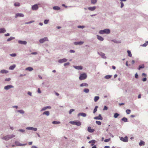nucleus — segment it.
<instances>
[{"label": "nucleus", "mask_w": 148, "mask_h": 148, "mask_svg": "<svg viewBox=\"0 0 148 148\" xmlns=\"http://www.w3.org/2000/svg\"><path fill=\"white\" fill-rule=\"evenodd\" d=\"M15 135L14 134L8 135L1 138L2 139L5 140H8L10 139L15 137Z\"/></svg>", "instance_id": "1"}, {"label": "nucleus", "mask_w": 148, "mask_h": 148, "mask_svg": "<svg viewBox=\"0 0 148 148\" xmlns=\"http://www.w3.org/2000/svg\"><path fill=\"white\" fill-rule=\"evenodd\" d=\"M110 30L109 29H106L103 30H101L99 31V34H108L110 33Z\"/></svg>", "instance_id": "2"}, {"label": "nucleus", "mask_w": 148, "mask_h": 148, "mask_svg": "<svg viewBox=\"0 0 148 148\" xmlns=\"http://www.w3.org/2000/svg\"><path fill=\"white\" fill-rule=\"evenodd\" d=\"M69 123L73 125H76L77 126H80L81 125V122L78 121H70L69 122Z\"/></svg>", "instance_id": "3"}, {"label": "nucleus", "mask_w": 148, "mask_h": 148, "mask_svg": "<svg viewBox=\"0 0 148 148\" xmlns=\"http://www.w3.org/2000/svg\"><path fill=\"white\" fill-rule=\"evenodd\" d=\"M87 77V75L86 73H83L81 74L79 77V79L80 80H84L86 79Z\"/></svg>", "instance_id": "4"}, {"label": "nucleus", "mask_w": 148, "mask_h": 148, "mask_svg": "<svg viewBox=\"0 0 148 148\" xmlns=\"http://www.w3.org/2000/svg\"><path fill=\"white\" fill-rule=\"evenodd\" d=\"M46 41H49L48 38L46 37L40 39L39 40V42L40 43H43Z\"/></svg>", "instance_id": "5"}, {"label": "nucleus", "mask_w": 148, "mask_h": 148, "mask_svg": "<svg viewBox=\"0 0 148 148\" xmlns=\"http://www.w3.org/2000/svg\"><path fill=\"white\" fill-rule=\"evenodd\" d=\"M38 8V4H37L33 5L32 6V9L33 10H36Z\"/></svg>", "instance_id": "6"}, {"label": "nucleus", "mask_w": 148, "mask_h": 148, "mask_svg": "<svg viewBox=\"0 0 148 148\" xmlns=\"http://www.w3.org/2000/svg\"><path fill=\"white\" fill-rule=\"evenodd\" d=\"M14 87V86L12 85H9L5 86L4 87V89L5 90H8L10 88H13Z\"/></svg>", "instance_id": "7"}, {"label": "nucleus", "mask_w": 148, "mask_h": 148, "mask_svg": "<svg viewBox=\"0 0 148 148\" xmlns=\"http://www.w3.org/2000/svg\"><path fill=\"white\" fill-rule=\"evenodd\" d=\"M98 54L103 59H106V57L105 56V53H102L101 52H97Z\"/></svg>", "instance_id": "8"}, {"label": "nucleus", "mask_w": 148, "mask_h": 148, "mask_svg": "<svg viewBox=\"0 0 148 148\" xmlns=\"http://www.w3.org/2000/svg\"><path fill=\"white\" fill-rule=\"evenodd\" d=\"M120 140L122 141L125 142H127L128 141V137L127 136H125L123 138V137H121L120 138Z\"/></svg>", "instance_id": "9"}, {"label": "nucleus", "mask_w": 148, "mask_h": 148, "mask_svg": "<svg viewBox=\"0 0 148 148\" xmlns=\"http://www.w3.org/2000/svg\"><path fill=\"white\" fill-rule=\"evenodd\" d=\"M24 16V15L21 13H17L16 14L15 17L16 18L18 17H23Z\"/></svg>", "instance_id": "10"}, {"label": "nucleus", "mask_w": 148, "mask_h": 148, "mask_svg": "<svg viewBox=\"0 0 148 148\" xmlns=\"http://www.w3.org/2000/svg\"><path fill=\"white\" fill-rule=\"evenodd\" d=\"M94 119L96 120H102L103 119L102 117L101 114H99L98 116H95L94 118Z\"/></svg>", "instance_id": "11"}, {"label": "nucleus", "mask_w": 148, "mask_h": 148, "mask_svg": "<svg viewBox=\"0 0 148 148\" xmlns=\"http://www.w3.org/2000/svg\"><path fill=\"white\" fill-rule=\"evenodd\" d=\"M67 61V60L65 58H64L62 59H59L58 60L59 63H63L66 62Z\"/></svg>", "instance_id": "12"}, {"label": "nucleus", "mask_w": 148, "mask_h": 148, "mask_svg": "<svg viewBox=\"0 0 148 148\" xmlns=\"http://www.w3.org/2000/svg\"><path fill=\"white\" fill-rule=\"evenodd\" d=\"M73 67L75 69L78 70H81L83 69V67L81 66H73Z\"/></svg>", "instance_id": "13"}, {"label": "nucleus", "mask_w": 148, "mask_h": 148, "mask_svg": "<svg viewBox=\"0 0 148 148\" xmlns=\"http://www.w3.org/2000/svg\"><path fill=\"white\" fill-rule=\"evenodd\" d=\"M26 129L27 130H32L35 131H36L37 130V128L32 127H27L26 128Z\"/></svg>", "instance_id": "14"}, {"label": "nucleus", "mask_w": 148, "mask_h": 148, "mask_svg": "<svg viewBox=\"0 0 148 148\" xmlns=\"http://www.w3.org/2000/svg\"><path fill=\"white\" fill-rule=\"evenodd\" d=\"M19 44H20L26 45L27 44V42L25 41H22L19 40L18 41Z\"/></svg>", "instance_id": "15"}, {"label": "nucleus", "mask_w": 148, "mask_h": 148, "mask_svg": "<svg viewBox=\"0 0 148 148\" xmlns=\"http://www.w3.org/2000/svg\"><path fill=\"white\" fill-rule=\"evenodd\" d=\"M51 107L50 106H47L43 108L40 110V111H45L47 110V109H51Z\"/></svg>", "instance_id": "16"}, {"label": "nucleus", "mask_w": 148, "mask_h": 148, "mask_svg": "<svg viewBox=\"0 0 148 148\" xmlns=\"http://www.w3.org/2000/svg\"><path fill=\"white\" fill-rule=\"evenodd\" d=\"M96 9V6L90 7L88 8V9L91 11H93Z\"/></svg>", "instance_id": "17"}, {"label": "nucleus", "mask_w": 148, "mask_h": 148, "mask_svg": "<svg viewBox=\"0 0 148 148\" xmlns=\"http://www.w3.org/2000/svg\"><path fill=\"white\" fill-rule=\"evenodd\" d=\"M84 43L83 41L75 42H74V44L75 45H81Z\"/></svg>", "instance_id": "18"}, {"label": "nucleus", "mask_w": 148, "mask_h": 148, "mask_svg": "<svg viewBox=\"0 0 148 148\" xmlns=\"http://www.w3.org/2000/svg\"><path fill=\"white\" fill-rule=\"evenodd\" d=\"M77 116H81L84 117H85L86 116V114L84 113L80 112L78 114Z\"/></svg>", "instance_id": "19"}, {"label": "nucleus", "mask_w": 148, "mask_h": 148, "mask_svg": "<svg viewBox=\"0 0 148 148\" xmlns=\"http://www.w3.org/2000/svg\"><path fill=\"white\" fill-rule=\"evenodd\" d=\"M88 131L89 132L92 133L95 130L92 129L90 127H88Z\"/></svg>", "instance_id": "20"}, {"label": "nucleus", "mask_w": 148, "mask_h": 148, "mask_svg": "<svg viewBox=\"0 0 148 148\" xmlns=\"http://www.w3.org/2000/svg\"><path fill=\"white\" fill-rule=\"evenodd\" d=\"M8 72V71L5 69L2 70L0 71V73L2 74H6Z\"/></svg>", "instance_id": "21"}, {"label": "nucleus", "mask_w": 148, "mask_h": 148, "mask_svg": "<svg viewBox=\"0 0 148 148\" xmlns=\"http://www.w3.org/2000/svg\"><path fill=\"white\" fill-rule=\"evenodd\" d=\"M97 39L100 41H103L104 40L103 38L100 36L97 35Z\"/></svg>", "instance_id": "22"}, {"label": "nucleus", "mask_w": 148, "mask_h": 148, "mask_svg": "<svg viewBox=\"0 0 148 148\" xmlns=\"http://www.w3.org/2000/svg\"><path fill=\"white\" fill-rule=\"evenodd\" d=\"M16 65L15 64H13L10 66L9 68V70H13L16 67Z\"/></svg>", "instance_id": "23"}, {"label": "nucleus", "mask_w": 148, "mask_h": 148, "mask_svg": "<svg viewBox=\"0 0 148 148\" xmlns=\"http://www.w3.org/2000/svg\"><path fill=\"white\" fill-rule=\"evenodd\" d=\"M6 32V30L4 28H0V33H5Z\"/></svg>", "instance_id": "24"}, {"label": "nucleus", "mask_w": 148, "mask_h": 148, "mask_svg": "<svg viewBox=\"0 0 148 148\" xmlns=\"http://www.w3.org/2000/svg\"><path fill=\"white\" fill-rule=\"evenodd\" d=\"M88 85L86 83H82L80 84V87H83V86H86L88 87Z\"/></svg>", "instance_id": "25"}, {"label": "nucleus", "mask_w": 148, "mask_h": 148, "mask_svg": "<svg viewBox=\"0 0 148 148\" xmlns=\"http://www.w3.org/2000/svg\"><path fill=\"white\" fill-rule=\"evenodd\" d=\"M53 8L54 10H59L60 9V8L58 6H53Z\"/></svg>", "instance_id": "26"}, {"label": "nucleus", "mask_w": 148, "mask_h": 148, "mask_svg": "<svg viewBox=\"0 0 148 148\" xmlns=\"http://www.w3.org/2000/svg\"><path fill=\"white\" fill-rule=\"evenodd\" d=\"M43 115H45L47 116H49L50 114L49 112V111H45L42 113Z\"/></svg>", "instance_id": "27"}, {"label": "nucleus", "mask_w": 148, "mask_h": 148, "mask_svg": "<svg viewBox=\"0 0 148 148\" xmlns=\"http://www.w3.org/2000/svg\"><path fill=\"white\" fill-rule=\"evenodd\" d=\"M145 144V142L143 140H141L140 142L139 143V145L140 146H142L143 145H144Z\"/></svg>", "instance_id": "28"}, {"label": "nucleus", "mask_w": 148, "mask_h": 148, "mask_svg": "<svg viewBox=\"0 0 148 148\" xmlns=\"http://www.w3.org/2000/svg\"><path fill=\"white\" fill-rule=\"evenodd\" d=\"M121 120L125 122H128L127 118L125 117H123V118L121 119Z\"/></svg>", "instance_id": "29"}, {"label": "nucleus", "mask_w": 148, "mask_h": 148, "mask_svg": "<svg viewBox=\"0 0 148 148\" xmlns=\"http://www.w3.org/2000/svg\"><path fill=\"white\" fill-rule=\"evenodd\" d=\"M33 70V68L32 67H28L25 69V70H28L30 71H32Z\"/></svg>", "instance_id": "30"}, {"label": "nucleus", "mask_w": 148, "mask_h": 148, "mask_svg": "<svg viewBox=\"0 0 148 148\" xmlns=\"http://www.w3.org/2000/svg\"><path fill=\"white\" fill-rule=\"evenodd\" d=\"M17 112L21 114H23L25 113V111L23 110H17Z\"/></svg>", "instance_id": "31"}, {"label": "nucleus", "mask_w": 148, "mask_h": 148, "mask_svg": "<svg viewBox=\"0 0 148 148\" xmlns=\"http://www.w3.org/2000/svg\"><path fill=\"white\" fill-rule=\"evenodd\" d=\"M15 39V37L11 36V37H10V38H8L7 40V41L8 42H9V41H10L12 40H13V39Z\"/></svg>", "instance_id": "32"}, {"label": "nucleus", "mask_w": 148, "mask_h": 148, "mask_svg": "<svg viewBox=\"0 0 148 148\" xmlns=\"http://www.w3.org/2000/svg\"><path fill=\"white\" fill-rule=\"evenodd\" d=\"M20 5V3L19 2H15L14 4V5L15 7H19Z\"/></svg>", "instance_id": "33"}, {"label": "nucleus", "mask_w": 148, "mask_h": 148, "mask_svg": "<svg viewBox=\"0 0 148 148\" xmlns=\"http://www.w3.org/2000/svg\"><path fill=\"white\" fill-rule=\"evenodd\" d=\"M144 68V64H142L141 65H139L138 68L139 70H140L141 69H143Z\"/></svg>", "instance_id": "34"}, {"label": "nucleus", "mask_w": 148, "mask_h": 148, "mask_svg": "<svg viewBox=\"0 0 148 148\" xmlns=\"http://www.w3.org/2000/svg\"><path fill=\"white\" fill-rule=\"evenodd\" d=\"M60 123V122L58 121H54L52 122V123L53 124H58Z\"/></svg>", "instance_id": "35"}, {"label": "nucleus", "mask_w": 148, "mask_h": 148, "mask_svg": "<svg viewBox=\"0 0 148 148\" xmlns=\"http://www.w3.org/2000/svg\"><path fill=\"white\" fill-rule=\"evenodd\" d=\"M119 115V114L117 113H115L114 114V117L115 118H117Z\"/></svg>", "instance_id": "36"}, {"label": "nucleus", "mask_w": 148, "mask_h": 148, "mask_svg": "<svg viewBox=\"0 0 148 148\" xmlns=\"http://www.w3.org/2000/svg\"><path fill=\"white\" fill-rule=\"evenodd\" d=\"M99 96H96L95 97L94 99V101L95 102H97L99 99Z\"/></svg>", "instance_id": "37"}, {"label": "nucleus", "mask_w": 148, "mask_h": 148, "mask_svg": "<svg viewBox=\"0 0 148 148\" xmlns=\"http://www.w3.org/2000/svg\"><path fill=\"white\" fill-rule=\"evenodd\" d=\"M97 1V0H91V3L93 4H95Z\"/></svg>", "instance_id": "38"}, {"label": "nucleus", "mask_w": 148, "mask_h": 148, "mask_svg": "<svg viewBox=\"0 0 148 148\" xmlns=\"http://www.w3.org/2000/svg\"><path fill=\"white\" fill-rule=\"evenodd\" d=\"M127 53H128V55L130 57H131L132 56V54L131 53V52L130 50L127 51Z\"/></svg>", "instance_id": "39"}, {"label": "nucleus", "mask_w": 148, "mask_h": 148, "mask_svg": "<svg viewBox=\"0 0 148 148\" xmlns=\"http://www.w3.org/2000/svg\"><path fill=\"white\" fill-rule=\"evenodd\" d=\"M111 77V75H109L105 76L104 78L106 79H110Z\"/></svg>", "instance_id": "40"}, {"label": "nucleus", "mask_w": 148, "mask_h": 148, "mask_svg": "<svg viewBox=\"0 0 148 148\" xmlns=\"http://www.w3.org/2000/svg\"><path fill=\"white\" fill-rule=\"evenodd\" d=\"M98 107L97 106H96L95 108L94 109L93 113H95L97 111V109L98 108Z\"/></svg>", "instance_id": "41"}, {"label": "nucleus", "mask_w": 148, "mask_h": 148, "mask_svg": "<svg viewBox=\"0 0 148 148\" xmlns=\"http://www.w3.org/2000/svg\"><path fill=\"white\" fill-rule=\"evenodd\" d=\"M49 21V19H45L44 21V23L45 24H47Z\"/></svg>", "instance_id": "42"}, {"label": "nucleus", "mask_w": 148, "mask_h": 148, "mask_svg": "<svg viewBox=\"0 0 148 148\" xmlns=\"http://www.w3.org/2000/svg\"><path fill=\"white\" fill-rule=\"evenodd\" d=\"M89 91V89L88 88H85L84 90V91L86 93H88Z\"/></svg>", "instance_id": "43"}, {"label": "nucleus", "mask_w": 148, "mask_h": 148, "mask_svg": "<svg viewBox=\"0 0 148 148\" xmlns=\"http://www.w3.org/2000/svg\"><path fill=\"white\" fill-rule=\"evenodd\" d=\"M15 143L16 145L17 146H19L20 143L18 141H15Z\"/></svg>", "instance_id": "44"}, {"label": "nucleus", "mask_w": 148, "mask_h": 148, "mask_svg": "<svg viewBox=\"0 0 148 148\" xmlns=\"http://www.w3.org/2000/svg\"><path fill=\"white\" fill-rule=\"evenodd\" d=\"M78 28H82L83 29L85 27V26L84 25H78L77 26Z\"/></svg>", "instance_id": "45"}, {"label": "nucleus", "mask_w": 148, "mask_h": 148, "mask_svg": "<svg viewBox=\"0 0 148 148\" xmlns=\"http://www.w3.org/2000/svg\"><path fill=\"white\" fill-rule=\"evenodd\" d=\"M126 112L127 114H129L131 112V110L130 109H127L126 110Z\"/></svg>", "instance_id": "46"}, {"label": "nucleus", "mask_w": 148, "mask_h": 148, "mask_svg": "<svg viewBox=\"0 0 148 148\" xmlns=\"http://www.w3.org/2000/svg\"><path fill=\"white\" fill-rule=\"evenodd\" d=\"M34 21H30L29 22L25 23V24H29L31 23H33V22H34Z\"/></svg>", "instance_id": "47"}, {"label": "nucleus", "mask_w": 148, "mask_h": 148, "mask_svg": "<svg viewBox=\"0 0 148 148\" xmlns=\"http://www.w3.org/2000/svg\"><path fill=\"white\" fill-rule=\"evenodd\" d=\"M75 111V110L74 109H71L70 110L69 113V114H71L72 113V112Z\"/></svg>", "instance_id": "48"}, {"label": "nucleus", "mask_w": 148, "mask_h": 148, "mask_svg": "<svg viewBox=\"0 0 148 148\" xmlns=\"http://www.w3.org/2000/svg\"><path fill=\"white\" fill-rule=\"evenodd\" d=\"M18 131H19L20 132H21L22 133H24L25 131V130H23V129H19V130H18Z\"/></svg>", "instance_id": "49"}, {"label": "nucleus", "mask_w": 148, "mask_h": 148, "mask_svg": "<svg viewBox=\"0 0 148 148\" xmlns=\"http://www.w3.org/2000/svg\"><path fill=\"white\" fill-rule=\"evenodd\" d=\"M96 123L99 125H100L101 124V122L100 121H96Z\"/></svg>", "instance_id": "50"}, {"label": "nucleus", "mask_w": 148, "mask_h": 148, "mask_svg": "<svg viewBox=\"0 0 148 148\" xmlns=\"http://www.w3.org/2000/svg\"><path fill=\"white\" fill-rule=\"evenodd\" d=\"M10 56L12 57H15L16 56V54L15 53H13L12 54H10Z\"/></svg>", "instance_id": "51"}, {"label": "nucleus", "mask_w": 148, "mask_h": 148, "mask_svg": "<svg viewBox=\"0 0 148 148\" xmlns=\"http://www.w3.org/2000/svg\"><path fill=\"white\" fill-rule=\"evenodd\" d=\"M113 42H114V43H120L121 42L119 41H117L115 40H112Z\"/></svg>", "instance_id": "52"}, {"label": "nucleus", "mask_w": 148, "mask_h": 148, "mask_svg": "<svg viewBox=\"0 0 148 148\" xmlns=\"http://www.w3.org/2000/svg\"><path fill=\"white\" fill-rule=\"evenodd\" d=\"M95 141H96L95 140H93L89 141L88 143H92V142H93V143H95Z\"/></svg>", "instance_id": "53"}, {"label": "nucleus", "mask_w": 148, "mask_h": 148, "mask_svg": "<svg viewBox=\"0 0 148 148\" xmlns=\"http://www.w3.org/2000/svg\"><path fill=\"white\" fill-rule=\"evenodd\" d=\"M110 138H109L107 139H106L104 140V142H108L110 141Z\"/></svg>", "instance_id": "54"}, {"label": "nucleus", "mask_w": 148, "mask_h": 148, "mask_svg": "<svg viewBox=\"0 0 148 148\" xmlns=\"http://www.w3.org/2000/svg\"><path fill=\"white\" fill-rule=\"evenodd\" d=\"M147 45V43H146V42L144 43V44H143L142 45H141V46L144 47H145Z\"/></svg>", "instance_id": "55"}, {"label": "nucleus", "mask_w": 148, "mask_h": 148, "mask_svg": "<svg viewBox=\"0 0 148 148\" xmlns=\"http://www.w3.org/2000/svg\"><path fill=\"white\" fill-rule=\"evenodd\" d=\"M108 108L107 107V106H104V108L103 109V110H108Z\"/></svg>", "instance_id": "56"}, {"label": "nucleus", "mask_w": 148, "mask_h": 148, "mask_svg": "<svg viewBox=\"0 0 148 148\" xmlns=\"http://www.w3.org/2000/svg\"><path fill=\"white\" fill-rule=\"evenodd\" d=\"M138 75L137 73H136L135 75V78L136 79H138Z\"/></svg>", "instance_id": "57"}, {"label": "nucleus", "mask_w": 148, "mask_h": 148, "mask_svg": "<svg viewBox=\"0 0 148 148\" xmlns=\"http://www.w3.org/2000/svg\"><path fill=\"white\" fill-rule=\"evenodd\" d=\"M70 64V63L69 62H68L66 63H65L64 64V66H66V65H69Z\"/></svg>", "instance_id": "58"}, {"label": "nucleus", "mask_w": 148, "mask_h": 148, "mask_svg": "<svg viewBox=\"0 0 148 148\" xmlns=\"http://www.w3.org/2000/svg\"><path fill=\"white\" fill-rule=\"evenodd\" d=\"M120 3H121V8H122L123 7V6H124V4L122 2H121Z\"/></svg>", "instance_id": "59"}, {"label": "nucleus", "mask_w": 148, "mask_h": 148, "mask_svg": "<svg viewBox=\"0 0 148 148\" xmlns=\"http://www.w3.org/2000/svg\"><path fill=\"white\" fill-rule=\"evenodd\" d=\"M142 80L143 82H145L146 81L147 79L146 77H144L142 79Z\"/></svg>", "instance_id": "60"}, {"label": "nucleus", "mask_w": 148, "mask_h": 148, "mask_svg": "<svg viewBox=\"0 0 148 148\" xmlns=\"http://www.w3.org/2000/svg\"><path fill=\"white\" fill-rule=\"evenodd\" d=\"M11 80V79L10 78H6L5 79V81H9Z\"/></svg>", "instance_id": "61"}, {"label": "nucleus", "mask_w": 148, "mask_h": 148, "mask_svg": "<svg viewBox=\"0 0 148 148\" xmlns=\"http://www.w3.org/2000/svg\"><path fill=\"white\" fill-rule=\"evenodd\" d=\"M38 54L37 52H33L31 53V54L32 55H36Z\"/></svg>", "instance_id": "62"}, {"label": "nucleus", "mask_w": 148, "mask_h": 148, "mask_svg": "<svg viewBox=\"0 0 148 148\" xmlns=\"http://www.w3.org/2000/svg\"><path fill=\"white\" fill-rule=\"evenodd\" d=\"M27 94L30 96H32V92L30 91H28V92H27Z\"/></svg>", "instance_id": "63"}, {"label": "nucleus", "mask_w": 148, "mask_h": 148, "mask_svg": "<svg viewBox=\"0 0 148 148\" xmlns=\"http://www.w3.org/2000/svg\"><path fill=\"white\" fill-rule=\"evenodd\" d=\"M38 92L39 93H41V90H40V88H38Z\"/></svg>", "instance_id": "64"}]
</instances>
